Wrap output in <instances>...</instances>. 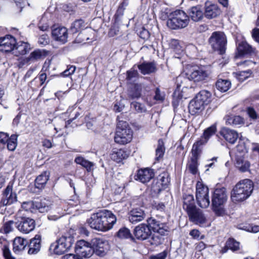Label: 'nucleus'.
I'll list each match as a JSON object with an SVG mask.
<instances>
[{"instance_id": "53", "label": "nucleus", "mask_w": 259, "mask_h": 259, "mask_svg": "<svg viewBox=\"0 0 259 259\" xmlns=\"http://www.w3.org/2000/svg\"><path fill=\"white\" fill-rule=\"evenodd\" d=\"M170 179L166 173H163L159 175L158 181L157 183L160 184L163 187H165L169 183Z\"/></svg>"}, {"instance_id": "40", "label": "nucleus", "mask_w": 259, "mask_h": 259, "mask_svg": "<svg viewBox=\"0 0 259 259\" xmlns=\"http://www.w3.org/2000/svg\"><path fill=\"white\" fill-rule=\"evenodd\" d=\"M217 89L221 92H226L231 87V83L228 79H219L215 83Z\"/></svg>"}, {"instance_id": "60", "label": "nucleus", "mask_w": 259, "mask_h": 259, "mask_svg": "<svg viewBox=\"0 0 259 259\" xmlns=\"http://www.w3.org/2000/svg\"><path fill=\"white\" fill-rule=\"evenodd\" d=\"M188 166L190 172L193 174H195L197 171L196 158H192L191 161L189 162Z\"/></svg>"}, {"instance_id": "35", "label": "nucleus", "mask_w": 259, "mask_h": 259, "mask_svg": "<svg viewBox=\"0 0 259 259\" xmlns=\"http://www.w3.org/2000/svg\"><path fill=\"white\" fill-rule=\"evenodd\" d=\"M49 177L50 173L47 171H45L39 175L35 181V186L36 188L39 189L44 188Z\"/></svg>"}, {"instance_id": "13", "label": "nucleus", "mask_w": 259, "mask_h": 259, "mask_svg": "<svg viewBox=\"0 0 259 259\" xmlns=\"http://www.w3.org/2000/svg\"><path fill=\"white\" fill-rule=\"evenodd\" d=\"M148 226L154 232H157L161 235H164L168 231V227L165 223H160L156 219L150 218L147 220Z\"/></svg>"}, {"instance_id": "11", "label": "nucleus", "mask_w": 259, "mask_h": 259, "mask_svg": "<svg viewBox=\"0 0 259 259\" xmlns=\"http://www.w3.org/2000/svg\"><path fill=\"white\" fill-rule=\"evenodd\" d=\"M75 251L79 255L85 258H89L93 254L91 242H88L84 240H80L76 242Z\"/></svg>"}, {"instance_id": "61", "label": "nucleus", "mask_w": 259, "mask_h": 259, "mask_svg": "<svg viewBox=\"0 0 259 259\" xmlns=\"http://www.w3.org/2000/svg\"><path fill=\"white\" fill-rule=\"evenodd\" d=\"M165 98V94L161 92L158 88H157L155 91V95L154 99L157 101L162 102Z\"/></svg>"}, {"instance_id": "42", "label": "nucleus", "mask_w": 259, "mask_h": 259, "mask_svg": "<svg viewBox=\"0 0 259 259\" xmlns=\"http://www.w3.org/2000/svg\"><path fill=\"white\" fill-rule=\"evenodd\" d=\"M138 68L143 74H148L155 71V66L152 63H144L138 65Z\"/></svg>"}, {"instance_id": "28", "label": "nucleus", "mask_w": 259, "mask_h": 259, "mask_svg": "<svg viewBox=\"0 0 259 259\" xmlns=\"http://www.w3.org/2000/svg\"><path fill=\"white\" fill-rule=\"evenodd\" d=\"M49 251L51 254L61 255L67 251V250L59 238L51 244Z\"/></svg>"}, {"instance_id": "56", "label": "nucleus", "mask_w": 259, "mask_h": 259, "mask_svg": "<svg viewBox=\"0 0 259 259\" xmlns=\"http://www.w3.org/2000/svg\"><path fill=\"white\" fill-rule=\"evenodd\" d=\"M126 79L128 81H135L139 76V73L137 70L131 69L126 72Z\"/></svg>"}, {"instance_id": "21", "label": "nucleus", "mask_w": 259, "mask_h": 259, "mask_svg": "<svg viewBox=\"0 0 259 259\" xmlns=\"http://www.w3.org/2000/svg\"><path fill=\"white\" fill-rule=\"evenodd\" d=\"M12 185L9 183L4 192L3 199L1 201L4 205L11 204L16 201V195L12 192Z\"/></svg>"}, {"instance_id": "52", "label": "nucleus", "mask_w": 259, "mask_h": 259, "mask_svg": "<svg viewBox=\"0 0 259 259\" xmlns=\"http://www.w3.org/2000/svg\"><path fill=\"white\" fill-rule=\"evenodd\" d=\"M204 144L205 143L200 139V140L197 141L193 144L192 149V154L194 157L193 158H197L200 151V146Z\"/></svg>"}, {"instance_id": "62", "label": "nucleus", "mask_w": 259, "mask_h": 259, "mask_svg": "<svg viewBox=\"0 0 259 259\" xmlns=\"http://www.w3.org/2000/svg\"><path fill=\"white\" fill-rule=\"evenodd\" d=\"M189 235L194 239L201 240L204 238V236L201 235L200 232L197 229L192 230L190 232Z\"/></svg>"}, {"instance_id": "63", "label": "nucleus", "mask_w": 259, "mask_h": 259, "mask_svg": "<svg viewBox=\"0 0 259 259\" xmlns=\"http://www.w3.org/2000/svg\"><path fill=\"white\" fill-rule=\"evenodd\" d=\"M3 250L5 259H15V257L12 256L10 250L7 246L4 247Z\"/></svg>"}, {"instance_id": "17", "label": "nucleus", "mask_w": 259, "mask_h": 259, "mask_svg": "<svg viewBox=\"0 0 259 259\" xmlns=\"http://www.w3.org/2000/svg\"><path fill=\"white\" fill-rule=\"evenodd\" d=\"M16 42V39L12 35H7L4 37H1V51L13 53Z\"/></svg>"}, {"instance_id": "38", "label": "nucleus", "mask_w": 259, "mask_h": 259, "mask_svg": "<svg viewBox=\"0 0 259 259\" xmlns=\"http://www.w3.org/2000/svg\"><path fill=\"white\" fill-rule=\"evenodd\" d=\"M240 55L253 54L255 53V49L245 41L240 43L237 48Z\"/></svg>"}, {"instance_id": "51", "label": "nucleus", "mask_w": 259, "mask_h": 259, "mask_svg": "<svg viewBox=\"0 0 259 259\" xmlns=\"http://www.w3.org/2000/svg\"><path fill=\"white\" fill-rule=\"evenodd\" d=\"M252 74V71L250 69L245 71H240L237 72V78L241 82L244 81L249 77Z\"/></svg>"}, {"instance_id": "6", "label": "nucleus", "mask_w": 259, "mask_h": 259, "mask_svg": "<svg viewBox=\"0 0 259 259\" xmlns=\"http://www.w3.org/2000/svg\"><path fill=\"white\" fill-rule=\"evenodd\" d=\"M208 42L211 48L214 50L218 51L220 54H223L225 52L227 40V37L223 32H212Z\"/></svg>"}, {"instance_id": "46", "label": "nucleus", "mask_w": 259, "mask_h": 259, "mask_svg": "<svg viewBox=\"0 0 259 259\" xmlns=\"http://www.w3.org/2000/svg\"><path fill=\"white\" fill-rule=\"evenodd\" d=\"M75 162L78 164L85 167L87 170H91L94 166V163L89 160L85 159L82 157H77L75 159Z\"/></svg>"}, {"instance_id": "3", "label": "nucleus", "mask_w": 259, "mask_h": 259, "mask_svg": "<svg viewBox=\"0 0 259 259\" xmlns=\"http://www.w3.org/2000/svg\"><path fill=\"white\" fill-rule=\"evenodd\" d=\"M122 115L121 114L117 117L118 122L114 141L116 143L124 145L132 141L133 131L127 122L120 120Z\"/></svg>"}, {"instance_id": "41", "label": "nucleus", "mask_w": 259, "mask_h": 259, "mask_svg": "<svg viewBox=\"0 0 259 259\" xmlns=\"http://www.w3.org/2000/svg\"><path fill=\"white\" fill-rule=\"evenodd\" d=\"M86 28V24L82 19L76 20L71 24L70 31L72 33H76Z\"/></svg>"}, {"instance_id": "24", "label": "nucleus", "mask_w": 259, "mask_h": 259, "mask_svg": "<svg viewBox=\"0 0 259 259\" xmlns=\"http://www.w3.org/2000/svg\"><path fill=\"white\" fill-rule=\"evenodd\" d=\"M41 237L40 235L36 234L34 238L30 240L28 245V253L35 254L39 252L41 247Z\"/></svg>"}, {"instance_id": "59", "label": "nucleus", "mask_w": 259, "mask_h": 259, "mask_svg": "<svg viewBox=\"0 0 259 259\" xmlns=\"http://www.w3.org/2000/svg\"><path fill=\"white\" fill-rule=\"evenodd\" d=\"M14 222L13 221H9L5 222L3 225L4 233L5 234H8L13 231V225Z\"/></svg>"}, {"instance_id": "34", "label": "nucleus", "mask_w": 259, "mask_h": 259, "mask_svg": "<svg viewBox=\"0 0 259 259\" xmlns=\"http://www.w3.org/2000/svg\"><path fill=\"white\" fill-rule=\"evenodd\" d=\"M225 120L226 124L230 125L241 126L244 124L243 118L239 115L227 116Z\"/></svg>"}, {"instance_id": "5", "label": "nucleus", "mask_w": 259, "mask_h": 259, "mask_svg": "<svg viewBox=\"0 0 259 259\" xmlns=\"http://www.w3.org/2000/svg\"><path fill=\"white\" fill-rule=\"evenodd\" d=\"M227 199L226 188L222 187L215 189L212 198V204L213 210L218 215H221L224 213V210L222 206L226 203Z\"/></svg>"}, {"instance_id": "2", "label": "nucleus", "mask_w": 259, "mask_h": 259, "mask_svg": "<svg viewBox=\"0 0 259 259\" xmlns=\"http://www.w3.org/2000/svg\"><path fill=\"white\" fill-rule=\"evenodd\" d=\"M253 189V184L249 179H244L237 183L234 187L231 194L233 202H241L247 199Z\"/></svg>"}, {"instance_id": "22", "label": "nucleus", "mask_w": 259, "mask_h": 259, "mask_svg": "<svg viewBox=\"0 0 259 259\" xmlns=\"http://www.w3.org/2000/svg\"><path fill=\"white\" fill-rule=\"evenodd\" d=\"M7 133L1 132V143H7V148L10 151H14L17 145V135H12L10 138Z\"/></svg>"}, {"instance_id": "33", "label": "nucleus", "mask_w": 259, "mask_h": 259, "mask_svg": "<svg viewBox=\"0 0 259 259\" xmlns=\"http://www.w3.org/2000/svg\"><path fill=\"white\" fill-rule=\"evenodd\" d=\"M127 157L128 154L126 151L121 149H113L110 154L111 159L117 163L120 162L123 159L126 158Z\"/></svg>"}, {"instance_id": "20", "label": "nucleus", "mask_w": 259, "mask_h": 259, "mask_svg": "<svg viewBox=\"0 0 259 259\" xmlns=\"http://www.w3.org/2000/svg\"><path fill=\"white\" fill-rule=\"evenodd\" d=\"M221 11L217 5L206 2L205 5L204 15L206 18L211 19L217 17L220 14Z\"/></svg>"}, {"instance_id": "39", "label": "nucleus", "mask_w": 259, "mask_h": 259, "mask_svg": "<svg viewBox=\"0 0 259 259\" xmlns=\"http://www.w3.org/2000/svg\"><path fill=\"white\" fill-rule=\"evenodd\" d=\"M195 97L205 105L210 102L211 94L206 90H202Z\"/></svg>"}, {"instance_id": "23", "label": "nucleus", "mask_w": 259, "mask_h": 259, "mask_svg": "<svg viewBox=\"0 0 259 259\" xmlns=\"http://www.w3.org/2000/svg\"><path fill=\"white\" fill-rule=\"evenodd\" d=\"M52 36L54 38L62 44L67 41L68 32L67 29L64 27H58L52 30Z\"/></svg>"}, {"instance_id": "30", "label": "nucleus", "mask_w": 259, "mask_h": 259, "mask_svg": "<svg viewBox=\"0 0 259 259\" xmlns=\"http://www.w3.org/2000/svg\"><path fill=\"white\" fill-rule=\"evenodd\" d=\"M204 106L205 105L195 97L190 103L189 112L192 115L199 114L204 110Z\"/></svg>"}, {"instance_id": "32", "label": "nucleus", "mask_w": 259, "mask_h": 259, "mask_svg": "<svg viewBox=\"0 0 259 259\" xmlns=\"http://www.w3.org/2000/svg\"><path fill=\"white\" fill-rule=\"evenodd\" d=\"M28 242L27 240L20 237H16L13 241V250L19 253L26 247Z\"/></svg>"}, {"instance_id": "12", "label": "nucleus", "mask_w": 259, "mask_h": 259, "mask_svg": "<svg viewBox=\"0 0 259 259\" xmlns=\"http://www.w3.org/2000/svg\"><path fill=\"white\" fill-rule=\"evenodd\" d=\"M191 222L201 227L206 226L207 219L202 211L197 207L187 212Z\"/></svg>"}, {"instance_id": "54", "label": "nucleus", "mask_w": 259, "mask_h": 259, "mask_svg": "<svg viewBox=\"0 0 259 259\" xmlns=\"http://www.w3.org/2000/svg\"><path fill=\"white\" fill-rule=\"evenodd\" d=\"M35 201L24 202L22 204V208L27 211L33 212L35 211V206H34Z\"/></svg>"}, {"instance_id": "15", "label": "nucleus", "mask_w": 259, "mask_h": 259, "mask_svg": "<svg viewBox=\"0 0 259 259\" xmlns=\"http://www.w3.org/2000/svg\"><path fill=\"white\" fill-rule=\"evenodd\" d=\"M46 56V54L44 51L39 49L35 50L31 52L28 57L23 59L20 64L22 65H29L44 58Z\"/></svg>"}, {"instance_id": "31", "label": "nucleus", "mask_w": 259, "mask_h": 259, "mask_svg": "<svg viewBox=\"0 0 259 259\" xmlns=\"http://www.w3.org/2000/svg\"><path fill=\"white\" fill-rule=\"evenodd\" d=\"M144 88V85L142 83L134 84L128 91V97L132 99L140 98Z\"/></svg>"}, {"instance_id": "10", "label": "nucleus", "mask_w": 259, "mask_h": 259, "mask_svg": "<svg viewBox=\"0 0 259 259\" xmlns=\"http://www.w3.org/2000/svg\"><path fill=\"white\" fill-rule=\"evenodd\" d=\"M101 213L103 232H106L113 228L116 223L117 219L116 216L110 210L103 209L101 210Z\"/></svg>"}, {"instance_id": "27", "label": "nucleus", "mask_w": 259, "mask_h": 259, "mask_svg": "<svg viewBox=\"0 0 259 259\" xmlns=\"http://www.w3.org/2000/svg\"><path fill=\"white\" fill-rule=\"evenodd\" d=\"M30 45L27 42L20 41L16 42L13 54L15 56L24 55L30 50Z\"/></svg>"}, {"instance_id": "14", "label": "nucleus", "mask_w": 259, "mask_h": 259, "mask_svg": "<svg viewBox=\"0 0 259 259\" xmlns=\"http://www.w3.org/2000/svg\"><path fill=\"white\" fill-rule=\"evenodd\" d=\"M102 219L101 210H100L92 214L87 222L91 228L103 232Z\"/></svg>"}, {"instance_id": "8", "label": "nucleus", "mask_w": 259, "mask_h": 259, "mask_svg": "<svg viewBox=\"0 0 259 259\" xmlns=\"http://www.w3.org/2000/svg\"><path fill=\"white\" fill-rule=\"evenodd\" d=\"M21 211L19 210L16 214L17 220L15 223V226L21 233L28 234L34 229L35 223L32 219L20 216Z\"/></svg>"}, {"instance_id": "25", "label": "nucleus", "mask_w": 259, "mask_h": 259, "mask_svg": "<svg viewBox=\"0 0 259 259\" xmlns=\"http://www.w3.org/2000/svg\"><path fill=\"white\" fill-rule=\"evenodd\" d=\"M189 18L194 22L202 20L204 15L202 8L200 6H193L188 10Z\"/></svg>"}, {"instance_id": "50", "label": "nucleus", "mask_w": 259, "mask_h": 259, "mask_svg": "<svg viewBox=\"0 0 259 259\" xmlns=\"http://www.w3.org/2000/svg\"><path fill=\"white\" fill-rule=\"evenodd\" d=\"M117 236L121 239H128L132 237L130 230L125 227L120 229L117 233Z\"/></svg>"}, {"instance_id": "47", "label": "nucleus", "mask_w": 259, "mask_h": 259, "mask_svg": "<svg viewBox=\"0 0 259 259\" xmlns=\"http://www.w3.org/2000/svg\"><path fill=\"white\" fill-rule=\"evenodd\" d=\"M60 239L67 251L70 248L74 242V237L70 235L63 236Z\"/></svg>"}, {"instance_id": "48", "label": "nucleus", "mask_w": 259, "mask_h": 259, "mask_svg": "<svg viewBox=\"0 0 259 259\" xmlns=\"http://www.w3.org/2000/svg\"><path fill=\"white\" fill-rule=\"evenodd\" d=\"M239 229L252 233H257L259 232V226L253 224L240 225Z\"/></svg>"}, {"instance_id": "16", "label": "nucleus", "mask_w": 259, "mask_h": 259, "mask_svg": "<svg viewBox=\"0 0 259 259\" xmlns=\"http://www.w3.org/2000/svg\"><path fill=\"white\" fill-rule=\"evenodd\" d=\"M146 217L144 210L141 208L132 209L128 213V220L132 224H136L144 220Z\"/></svg>"}, {"instance_id": "64", "label": "nucleus", "mask_w": 259, "mask_h": 259, "mask_svg": "<svg viewBox=\"0 0 259 259\" xmlns=\"http://www.w3.org/2000/svg\"><path fill=\"white\" fill-rule=\"evenodd\" d=\"M124 108V104L122 103L121 101L116 102L114 103L113 106V110L116 112H120Z\"/></svg>"}, {"instance_id": "36", "label": "nucleus", "mask_w": 259, "mask_h": 259, "mask_svg": "<svg viewBox=\"0 0 259 259\" xmlns=\"http://www.w3.org/2000/svg\"><path fill=\"white\" fill-rule=\"evenodd\" d=\"M183 208L187 212L196 208L195 205L194 199L192 195H186L184 196Z\"/></svg>"}, {"instance_id": "19", "label": "nucleus", "mask_w": 259, "mask_h": 259, "mask_svg": "<svg viewBox=\"0 0 259 259\" xmlns=\"http://www.w3.org/2000/svg\"><path fill=\"white\" fill-rule=\"evenodd\" d=\"M220 133L226 141L231 144H234L238 138V133L228 127H223Z\"/></svg>"}, {"instance_id": "29", "label": "nucleus", "mask_w": 259, "mask_h": 259, "mask_svg": "<svg viewBox=\"0 0 259 259\" xmlns=\"http://www.w3.org/2000/svg\"><path fill=\"white\" fill-rule=\"evenodd\" d=\"M52 202L45 198L41 199L40 201H35V211L38 210L41 213L48 212L52 208Z\"/></svg>"}, {"instance_id": "57", "label": "nucleus", "mask_w": 259, "mask_h": 259, "mask_svg": "<svg viewBox=\"0 0 259 259\" xmlns=\"http://www.w3.org/2000/svg\"><path fill=\"white\" fill-rule=\"evenodd\" d=\"M170 47L173 49L174 51L178 54H180L183 52V49L178 40H171L170 42Z\"/></svg>"}, {"instance_id": "45", "label": "nucleus", "mask_w": 259, "mask_h": 259, "mask_svg": "<svg viewBox=\"0 0 259 259\" xmlns=\"http://www.w3.org/2000/svg\"><path fill=\"white\" fill-rule=\"evenodd\" d=\"M165 152V147L163 141L161 139H159L158 141L157 147L156 149V157L155 159L159 161L162 158Z\"/></svg>"}, {"instance_id": "37", "label": "nucleus", "mask_w": 259, "mask_h": 259, "mask_svg": "<svg viewBox=\"0 0 259 259\" xmlns=\"http://www.w3.org/2000/svg\"><path fill=\"white\" fill-rule=\"evenodd\" d=\"M236 167L242 172H245L248 170L250 164L248 161L244 160L242 155L236 156Z\"/></svg>"}, {"instance_id": "4", "label": "nucleus", "mask_w": 259, "mask_h": 259, "mask_svg": "<svg viewBox=\"0 0 259 259\" xmlns=\"http://www.w3.org/2000/svg\"><path fill=\"white\" fill-rule=\"evenodd\" d=\"M190 21L189 16L183 11L177 10L168 16L167 26L172 29H178L185 28Z\"/></svg>"}, {"instance_id": "9", "label": "nucleus", "mask_w": 259, "mask_h": 259, "mask_svg": "<svg viewBox=\"0 0 259 259\" xmlns=\"http://www.w3.org/2000/svg\"><path fill=\"white\" fill-rule=\"evenodd\" d=\"M93 254L98 256H104L109 249V244L107 241L102 238H94L91 241Z\"/></svg>"}, {"instance_id": "7", "label": "nucleus", "mask_w": 259, "mask_h": 259, "mask_svg": "<svg viewBox=\"0 0 259 259\" xmlns=\"http://www.w3.org/2000/svg\"><path fill=\"white\" fill-rule=\"evenodd\" d=\"M209 189L206 186L198 182L196 186V198L198 204L202 208H207L210 204Z\"/></svg>"}, {"instance_id": "26", "label": "nucleus", "mask_w": 259, "mask_h": 259, "mask_svg": "<svg viewBox=\"0 0 259 259\" xmlns=\"http://www.w3.org/2000/svg\"><path fill=\"white\" fill-rule=\"evenodd\" d=\"M136 177L137 180H139L143 183H146L154 177V174L152 169L146 168L139 170Z\"/></svg>"}, {"instance_id": "44", "label": "nucleus", "mask_w": 259, "mask_h": 259, "mask_svg": "<svg viewBox=\"0 0 259 259\" xmlns=\"http://www.w3.org/2000/svg\"><path fill=\"white\" fill-rule=\"evenodd\" d=\"M216 131V125L214 124L212 125L204 131L203 136L201 137L200 139L203 143H206L209 138L215 133Z\"/></svg>"}, {"instance_id": "43", "label": "nucleus", "mask_w": 259, "mask_h": 259, "mask_svg": "<svg viewBox=\"0 0 259 259\" xmlns=\"http://www.w3.org/2000/svg\"><path fill=\"white\" fill-rule=\"evenodd\" d=\"M49 14H44L38 23V28L41 31H47L49 29L51 21L49 19Z\"/></svg>"}, {"instance_id": "49", "label": "nucleus", "mask_w": 259, "mask_h": 259, "mask_svg": "<svg viewBox=\"0 0 259 259\" xmlns=\"http://www.w3.org/2000/svg\"><path fill=\"white\" fill-rule=\"evenodd\" d=\"M226 247L233 251H235L239 249V242L233 238H230L226 242Z\"/></svg>"}, {"instance_id": "58", "label": "nucleus", "mask_w": 259, "mask_h": 259, "mask_svg": "<svg viewBox=\"0 0 259 259\" xmlns=\"http://www.w3.org/2000/svg\"><path fill=\"white\" fill-rule=\"evenodd\" d=\"M131 106L139 113H143L146 111L145 105L139 102H133L131 103Z\"/></svg>"}, {"instance_id": "1", "label": "nucleus", "mask_w": 259, "mask_h": 259, "mask_svg": "<svg viewBox=\"0 0 259 259\" xmlns=\"http://www.w3.org/2000/svg\"><path fill=\"white\" fill-rule=\"evenodd\" d=\"M210 72L204 67L197 66L191 67L184 74L178 76L177 78L178 86L179 87L188 88L185 84V82L189 80H193L194 82H200L205 80L208 77Z\"/></svg>"}, {"instance_id": "18", "label": "nucleus", "mask_w": 259, "mask_h": 259, "mask_svg": "<svg viewBox=\"0 0 259 259\" xmlns=\"http://www.w3.org/2000/svg\"><path fill=\"white\" fill-rule=\"evenodd\" d=\"M134 233L138 239L143 240L147 239L150 236L151 231L147 225L142 224L135 228Z\"/></svg>"}, {"instance_id": "55", "label": "nucleus", "mask_w": 259, "mask_h": 259, "mask_svg": "<svg viewBox=\"0 0 259 259\" xmlns=\"http://www.w3.org/2000/svg\"><path fill=\"white\" fill-rule=\"evenodd\" d=\"M80 114L78 111H75L74 112V116L72 117H70L69 119H68L66 122V126H68L70 124L72 123L71 125V126L72 127H76L77 126V119L78 117L80 116Z\"/></svg>"}]
</instances>
